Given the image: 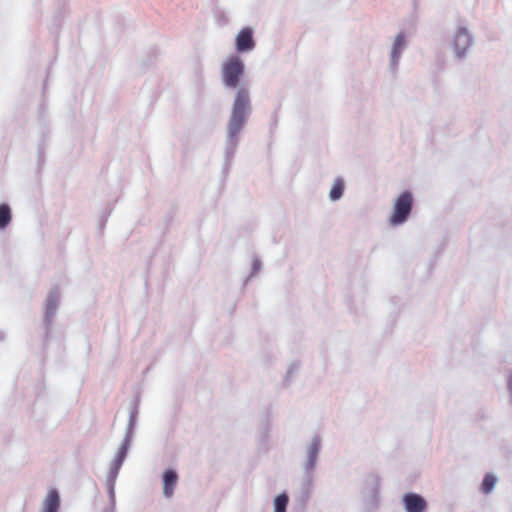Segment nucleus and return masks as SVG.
Returning a JSON list of instances; mask_svg holds the SVG:
<instances>
[{
  "label": "nucleus",
  "mask_w": 512,
  "mask_h": 512,
  "mask_svg": "<svg viewBox=\"0 0 512 512\" xmlns=\"http://www.w3.org/2000/svg\"><path fill=\"white\" fill-rule=\"evenodd\" d=\"M60 505V498L57 490H49L43 502V509L41 512H57Z\"/></svg>",
  "instance_id": "6e6552de"
},
{
  "label": "nucleus",
  "mask_w": 512,
  "mask_h": 512,
  "mask_svg": "<svg viewBox=\"0 0 512 512\" xmlns=\"http://www.w3.org/2000/svg\"><path fill=\"white\" fill-rule=\"evenodd\" d=\"M288 496L286 493L279 494L274 500V512H286Z\"/></svg>",
  "instance_id": "f8f14e48"
},
{
  "label": "nucleus",
  "mask_w": 512,
  "mask_h": 512,
  "mask_svg": "<svg viewBox=\"0 0 512 512\" xmlns=\"http://www.w3.org/2000/svg\"><path fill=\"white\" fill-rule=\"evenodd\" d=\"M508 385H509L510 390L512 391V376L509 379V384Z\"/></svg>",
  "instance_id": "4468645a"
},
{
  "label": "nucleus",
  "mask_w": 512,
  "mask_h": 512,
  "mask_svg": "<svg viewBox=\"0 0 512 512\" xmlns=\"http://www.w3.org/2000/svg\"><path fill=\"white\" fill-rule=\"evenodd\" d=\"M236 50L238 52L251 51L255 47V41L253 39V31L250 27H244L237 34L235 39Z\"/></svg>",
  "instance_id": "20e7f679"
},
{
  "label": "nucleus",
  "mask_w": 512,
  "mask_h": 512,
  "mask_svg": "<svg viewBox=\"0 0 512 512\" xmlns=\"http://www.w3.org/2000/svg\"><path fill=\"white\" fill-rule=\"evenodd\" d=\"M496 477L492 474H486L484 479H483V482H482V485H481V490L484 494H488L490 493L495 484H496Z\"/></svg>",
  "instance_id": "9b49d317"
},
{
  "label": "nucleus",
  "mask_w": 512,
  "mask_h": 512,
  "mask_svg": "<svg viewBox=\"0 0 512 512\" xmlns=\"http://www.w3.org/2000/svg\"><path fill=\"white\" fill-rule=\"evenodd\" d=\"M244 73V64L237 56H230L222 66V80L227 87L235 88Z\"/></svg>",
  "instance_id": "7ed1b4c3"
},
{
  "label": "nucleus",
  "mask_w": 512,
  "mask_h": 512,
  "mask_svg": "<svg viewBox=\"0 0 512 512\" xmlns=\"http://www.w3.org/2000/svg\"><path fill=\"white\" fill-rule=\"evenodd\" d=\"M403 502L407 512H424L427 506L424 498L415 493L405 494Z\"/></svg>",
  "instance_id": "39448f33"
},
{
  "label": "nucleus",
  "mask_w": 512,
  "mask_h": 512,
  "mask_svg": "<svg viewBox=\"0 0 512 512\" xmlns=\"http://www.w3.org/2000/svg\"><path fill=\"white\" fill-rule=\"evenodd\" d=\"M470 44L471 38L467 30L463 28L458 29L454 37V48L457 56H463Z\"/></svg>",
  "instance_id": "423d86ee"
},
{
  "label": "nucleus",
  "mask_w": 512,
  "mask_h": 512,
  "mask_svg": "<svg viewBox=\"0 0 512 512\" xmlns=\"http://www.w3.org/2000/svg\"><path fill=\"white\" fill-rule=\"evenodd\" d=\"M249 108V94L246 89L238 90L229 120V132L235 136L243 127Z\"/></svg>",
  "instance_id": "f257e3e1"
},
{
  "label": "nucleus",
  "mask_w": 512,
  "mask_h": 512,
  "mask_svg": "<svg viewBox=\"0 0 512 512\" xmlns=\"http://www.w3.org/2000/svg\"><path fill=\"white\" fill-rule=\"evenodd\" d=\"M11 221V211L7 204L0 205V229L5 228Z\"/></svg>",
  "instance_id": "1a4fd4ad"
},
{
  "label": "nucleus",
  "mask_w": 512,
  "mask_h": 512,
  "mask_svg": "<svg viewBox=\"0 0 512 512\" xmlns=\"http://www.w3.org/2000/svg\"><path fill=\"white\" fill-rule=\"evenodd\" d=\"M343 191H344V182L342 181V179H336V181L334 182V184L330 190V198L334 201L338 200L342 196Z\"/></svg>",
  "instance_id": "9d476101"
},
{
  "label": "nucleus",
  "mask_w": 512,
  "mask_h": 512,
  "mask_svg": "<svg viewBox=\"0 0 512 512\" xmlns=\"http://www.w3.org/2000/svg\"><path fill=\"white\" fill-rule=\"evenodd\" d=\"M178 476L174 470L168 469L163 474V493L166 497H171L177 484Z\"/></svg>",
  "instance_id": "0eeeda50"
},
{
  "label": "nucleus",
  "mask_w": 512,
  "mask_h": 512,
  "mask_svg": "<svg viewBox=\"0 0 512 512\" xmlns=\"http://www.w3.org/2000/svg\"><path fill=\"white\" fill-rule=\"evenodd\" d=\"M404 43H405L404 36L402 34L397 35L396 38H395L394 45H393V50H392V57L394 59L399 57L401 49H402Z\"/></svg>",
  "instance_id": "ddd939ff"
},
{
  "label": "nucleus",
  "mask_w": 512,
  "mask_h": 512,
  "mask_svg": "<svg viewBox=\"0 0 512 512\" xmlns=\"http://www.w3.org/2000/svg\"><path fill=\"white\" fill-rule=\"evenodd\" d=\"M412 206V193L409 191H404L403 193H401L394 203L393 212L389 218L390 224L399 225L404 223L412 210Z\"/></svg>",
  "instance_id": "f03ea898"
}]
</instances>
